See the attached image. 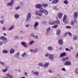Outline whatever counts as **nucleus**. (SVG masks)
<instances>
[{
    "instance_id": "nucleus-11",
    "label": "nucleus",
    "mask_w": 78,
    "mask_h": 78,
    "mask_svg": "<svg viewBox=\"0 0 78 78\" xmlns=\"http://www.w3.org/2000/svg\"><path fill=\"white\" fill-rule=\"evenodd\" d=\"M63 15V14L61 12H59L58 14V17L59 18V19H61L62 17V15Z\"/></svg>"
},
{
    "instance_id": "nucleus-48",
    "label": "nucleus",
    "mask_w": 78,
    "mask_h": 78,
    "mask_svg": "<svg viewBox=\"0 0 78 78\" xmlns=\"http://www.w3.org/2000/svg\"><path fill=\"white\" fill-rule=\"evenodd\" d=\"M62 70H63V71H64L65 72H66V69H65V68H63L62 69Z\"/></svg>"
},
{
    "instance_id": "nucleus-55",
    "label": "nucleus",
    "mask_w": 78,
    "mask_h": 78,
    "mask_svg": "<svg viewBox=\"0 0 78 78\" xmlns=\"http://www.w3.org/2000/svg\"><path fill=\"white\" fill-rule=\"evenodd\" d=\"M26 27H30V25L29 24H27L26 25Z\"/></svg>"
},
{
    "instance_id": "nucleus-5",
    "label": "nucleus",
    "mask_w": 78,
    "mask_h": 78,
    "mask_svg": "<svg viewBox=\"0 0 78 78\" xmlns=\"http://www.w3.org/2000/svg\"><path fill=\"white\" fill-rule=\"evenodd\" d=\"M6 76L4 77L3 78H14V77L13 76H11L9 74H7L5 75Z\"/></svg>"
},
{
    "instance_id": "nucleus-27",
    "label": "nucleus",
    "mask_w": 78,
    "mask_h": 78,
    "mask_svg": "<svg viewBox=\"0 0 78 78\" xmlns=\"http://www.w3.org/2000/svg\"><path fill=\"white\" fill-rule=\"evenodd\" d=\"M2 52L3 53H5V54L8 53V50H4L2 51Z\"/></svg>"
},
{
    "instance_id": "nucleus-24",
    "label": "nucleus",
    "mask_w": 78,
    "mask_h": 78,
    "mask_svg": "<svg viewBox=\"0 0 78 78\" xmlns=\"http://www.w3.org/2000/svg\"><path fill=\"white\" fill-rule=\"evenodd\" d=\"M61 34V31H60V30H57V36H59V34Z\"/></svg>"
},
{
    "instance_id": "nucleus-56",
    "label": "nucleus",
    "mask_w": 78,
    "mask_h": 78,
    "mask_svg": "<svg viewBox=\"0 0 78 78\" xmlns=\"http://www.w3.org/2000/svg\"><path fill=\"white\" fill-rule=\"evenodd\" d=\"M67 34V32L64 35V36H66V35Z\"/></svg>"
},
{
    "instance_id": "nucleus-45",
    "label": "nucleus",
    "mask_w": 78,
    "mask_h": 78,
    "mask_svg": "<svg viewBox=\"0 0 78 78\" xmlns=\"http://www.w3.org/2000/svg\"><path fill=\"white\" fill-rule=\"evenodd\" d=\"M3 44V42L1 41L0 42V45H2Z\"/></svg>"
},
{
    "instance_id": "nucleus-46",
    "label": "nucleus",
    "mask_w": 78,
    "mask_h": 78,
    "mask_svg": "<svg viewBox=\"0 0 78 78\" xmlns=\"http://www.w3.org/2000/svg\"><path fill=\"white\" fill-rule=\"evenodd\" d=\"M34 34H33V33H32L31 34H30V36H32V37H34Z\"/></svg>"
},
{
    "instance_id": "nucleus-16",
    "label": "nucleus",
    "mask_w": 78,
    "mask_h": 78,
    "mask_svg": "<svg viewBox=\"0 0 78 78\" xmlns=\"http://www.w3.org/2000/svg\"><path fill=\"white\" fill-rule=\"evenodd\" d=\"M49 58L50 59V60L51 61H53L54 59L53 58V54H51L49 55Z\"/></svg>"
},
{
    "instance_id": "nucleus-8",
    "label": "nucleus",
    "mask_w": 78,
    "mask_h": 78,
    "mask_svg": "<svg viewBox=\"0 0 78 78\" xmlns=\"http://www.w3.org/2000/svg\"><path fill=\"white\" fill-rule=\"evenodd\" d=\"M0 40H2L3 41H7V38L5 37L4 36H2L0 37Z\"/></svg>"
},
{
    "instance_id": "nucleus-15",
    "label": "nucleus",
    "mask_w": 78,
    "mask_h": 78,
    "mask_svg": "<svg viewBox=\"0 0 78 78\" xmlns=\"http://www.w3.org/2000/svg\"><path fill=\"white\" fill-rule=\"evenodd\" d=\"M58 2H59V0H54L51 3L52 4H56L58 3Z\"/></svg>"
},
{
    "instance_id": "nucleus-53",
    "label": "nucleus",
    "mask_w": 78,
    "mask_h": 78,
    "mask_svg": "<svg viewBox=\"0 0 78 78\" xmlns=\"http://www.w3.org/2000/svg\"><path fill=\"white\" fill-rule=\"evenodd\" d=\"M1 23L2 24H3V22H4V21L1 20L0 21Z\"/></svg>"
},
{
    "instance_id": "nucleus-18",
    "label": "nucleus",
    "mask_w": 78,
    "mask_h": 78,
    "mask_svg": "<svg viewBox=\"0 0 78 78\" xmlns=\"http://www.w3.org/2000/svg\"><path fill=\"white\" fill-rule=\"evenodd\" d=\"M21 44L22 45L24 46L25 48H27V46L26 45V42H22L21 43Z\"/></svg>"
},
{
    "instance_id": "nucleus-21",
    "label": "nucleus",
    "mask_w": 78,
    "mask_h": 78,
    "mask_svg": "<svg viewBox=\"0 0 78 78\" xmlns=\"http://www.w3.org/2000/svg\"><path fill=\"white\" fill-rule=\"evenodd\" d=\"M32 73L36 76H38L39 75V73L38 72H34V70L33 71Z\"/></svg>"
},
{
    "instance_id": "nucleus-29",
    "label": "nucleus",
    "mask_w": 78,
    "mask_h": 78,
    "mask_svg": "<svg viewBox=\"0 0 78 78\" xmlns=\"http://www.w3.org/2000/svg\"><path fill=\"white\" fill-rule=\"evenodd\" d=\"M66 20L67 19H63V22L65 23H69V21H67L66 22Z\"/></svg>"
},
{
    "instance_id": "nucleus-34",
    "label": "nucleus",
    "mask_w": 78,
    "mask_h": 78,
    "mask_svg": "<svg viewBox=\"0 0 78 78\" xmlns=\"http://www.w3.org/2000/svg\"><path fill=\"white\" fill-rule=\"evenodd\" d=\"M67 34L69 35L70 36H73V35L70 32H67Z\"/></svg>"
},
{
    "instance_id": "nucleus-54",
    "label": "nucleus",
    "mask_w": 78,
    "mask_h": 78,
    "mask_svg": "<svg viewBox=\"0 0 78 78\" xmlns=\"http://www.w3.org/2000/svg\"><path fill=\"white\" fill-rule=\"evenodd\" d=\"M75 73H76V75H78V71H75Z\"/></svg>"
},
{
    "instance_id": "nucleus-37",
    "label": "nucleus",
    "mask_w": 78,
    "mask_h": 78,
    "mask_svg": "<svg viewBox=\"0 0 78 78\" xmlns=\"http://www.w3.org/2000/svg\"><path fill=\"white\" fill-rule=\"evenodd\" d=\"M58 27V25H55L53 26H52V28H57V27Z\"/></svg>"
},
{
    "instance_id": "nucleus-6",
    "label": "nucleus",
    "mask_w": 78,
    "mask_h": 78,
    "mask_svg": "<svg viewBox=\"0 0 78 78\" xmlns=\"http://www.w3.org/2000/svg\"><path fill=\"white\" fill-rule=\"evenodd\" d=\"M35 14L37 16H42V14L39 11L37 10L35 11Z\"/></svg>"
},
{
    "instance_id": "nucleus-19",
    "label": "nucleus",
    "mask_w": 78,
    "mask_h": 78,
    "mask_svg": "<svg viewBox=\"0 0 78 78\" xmlns=\"http://www.w3.org/2000/svg\"><path fill=\"white\" fill-rule=\"evenodd\" d=\"M19 56H20V52H18L16 53V55H15L14 56L15 58H19Z\"/></svg>"
},
{
    "instance_id": "nucleus-14",
    "label": "nucleus",
    "mask_w": 78,
    "mask_h": 78,
    "mask_svg": "<svg viewBox=\"0 0 78 78\" xmlns=\"http://www.w3.org/2000/svg\"><path fill=\"white\" fill-rule=\"evenodd\" d=\"M49 65V63H46L44 65V68L45 69H46V68H47V67Z\"/></svg>"
},
{
    "instance_id": "nucleus-43",
    "label": "nucleus",
    "mask_w": 78,
    "mask_h": 78,
    "mask_svg": "<svg viewBox=\"0 0 78 78\" xmlns=\"http://www.w3.org/2000/svg\"><path fill=\"white\" fill-rule=\"evenodd\" d=\"M20 9V6H18L15 8V9H16V10H18V9Z\"/></svg>"
},
{
    "instance_id": "nucleus-64",
    "label": "nucleus",
    "mask_w": 78,
    "mask_h": 78,
    "mask_svg": "<svg viewBox=\"0 0 78 78\" xmlns=\"http://www.w3.org/2000/svg\"><path fill=\"white\" fill-rule=\"evenodd\" d=\"M30 51H31V52H32V51H34L33 50V49H30Z\"/></svg>"
},
{
    "instance_id": "nucleus-30",
    "label": "nucleus",
    "mask_w": 78,
    "mask_h": 78,
    "mask_svg": "<svg viewBox=\"0 0 78 78\" xmlns=\"http://www.w3.org/2000/svg\"><path fill=\"white\" fill-rule=\"evenodd\" d=\"M78 39V36H74L73 37V40H76V39Z\"/></svg>"
},
{
    "instance_id": "nucleus-31",
    "label": "nucleus",
    "mask_w": 78,
    "mask_h": 78,
    "mask_svg": "<svg viewBox=\"0 0 78 78\" xmlns=\"http://www.w3.org/2000/svg\"><path fill=\"white\" fill-rule=\"evenodd\" d=\"M38 48H36L35 50L34 51V53H36V52H37L38 51Z\"/></svg>"
},
{
    "instance_id": "nucleus-22",
    "label": "nucleus",
    "mask_w": 78,
    "mask_h": 78,
    "mask_svg": "<svg viewBox=\"0 0 78 78\" xmlns=\"http://www.w3.org/2000/svg\"><path fill=\"white\" fill-rule=\"evenodd\" d=\"M14 28V25H13L11 26L8 29L9 31L12 30Z\"/></svg>"
},
{
    "instance_id": "nucleus-26",
    "label": "nucleus",
    "mask_w": 78,
    "mask_h": 78,
    "mask_svg": "<svg viewBox=\"0 0 78 78\" xmlns=\"http://www.w3.org/2000/svg\"><path fill=\"white\" fill-rule=\"evenodd\" d=\"M19 17V15L16 14L15 15V19H18Z\"/></svg>"
},
{
    "instance_id": "nucleus-50",
    "label": "nucleus",
    "mask_w": 78,
    "mask_h": 78,
    "mask_svg": "<svg viewBox=\"0 0 78 78\" xmlns=\"http://www.w3.org/2000/svg\"><path fill=\"white\" fill-rule=\"evenodd\" d=\"M45 56H46V57H48V53H47L45 55Z\"/></svg>"
},
{
    "instance_id": "nucleus-51",
    "label": "nucleus",
    "mask_w": 78,
    "mask_h": 78,
    "mask_svg": "<svg viewBox=\"0 0 78 78\" xmlns=\"http://www.w3.org/2000/svg\"><path fill=\"white\" fill-rule=\"evenodd\" d=\"M14 39H16V40L17 39H18L19 37H14Z\"/></svg>"
},
{
    "instance_id": "nucleus-1",
    "label": "nucleus",
    "mask_w": 78,
    "mask_h": 78,
    "mask_svg": "<svg viewBox=\"0 0 78 78\" xmlns=\"http://www.w3.org/2000/svg\"><path fill=\"white\" fill-rule=\"evenodd\" d=\"M39 11L42 14V13L43 12L44 14H45V15H48V12L45 9L44 10V9H43V8H41L40 9Z\"/></svg>"
},
{
    "instance_id": "nucleus-3",
    "label": "nucleus",
    "mask_w": 78,
    "mask_h": 78,
    "mask_svg": "<svg viewBox=\"0 0 78 78\" xmlns=\"http://www.w3.org/2000/svg\"><path fill=\"white\" fill-rule=\"evenodd\" d=\"M31 13H29L27 16V18H26V22H28L29 21V19L31 18Z\"/></svg>"
},
{
    "instance_id": "nucleus-58",
    "label": "nucleus",
    "mask_w": 78,
    "mask_h": 78,
    "mask_svg": "<svg viewBox=\"0 0 78 78\" xmlns=\"http://www.w3.org/2000/svg\"><path fill=\"white\" fill-rule=\"evenodd\" d=\"M65 50H66V51H69V48H66L65 49Z\"/></svg>"
},
{
    "instance_id": "nucleus-13",
    "label": "nucleus",
    "mask_w": 78,
    "mask_h": 78,
    "mask_svg": "<svg viewBox=\"0 0 78 78\" xmlns=\"http://www.w3.org/2000/svg\"><path fill=\"white\" fill-rule=\"evenodd\" d=\"M66 55V54L65 53H62L61 54L59 58H61L62 57H64Z\"/></svg>"
},
{
    "instance_id": "nucleus-44",
    "label": "nucleus",
    "mask_w": 78,
    "mask_h": 78,
    "mask_svg": "<svg viewBox=\"0 0 78 78\" xmlns=\"http://www.w3.org/2000/svg\"><path fill=\"white\" fill-rule=\"evenodd\" d=\"M34 37L36 39H38V36L37 35H36V36L34 35Z\"/></svg>"
},
{
    "instance_id": "nucleus-9",
    "label": "nucleus",
    "mask_w": 78,
    "mask_h": 78,
    "mask_svg": "<svg viewBox=\"0 0 78 78\" xmlns=\"http://www.w3.org/2000/svg\"><path fill=\"white\" fill-rule=\"evenodd\" d=\"M78 12H75L74 13V15L73 16V17L74 18L77 19V17H78Z\"/></svg>"
},
{
    "instance_id": "nucleus-36",
    "label": "nucleus",
    "mask_w": 78,
    "mask_h": 78,
    "mask_svg": "<svg viewBox=\"0 0 78 78\" xmlns=\"http://www.w3.org/2000/svg\"><path fill=\"white\" fill-rule=\"evenodd\" d=\"M38 66H41V67H43L44 65L42 63H40L38 64Z\"/></svg>"
},
{
    "instance_id": "nucleus-25",
    "label": "nucleus",
    "mask_w": 78,
    "mask_h": 78,
    "mask_svg": "<svg viewBox=\"0 0 78 78\" xmlns=\"http://www.w3.org/2000/svg\"><path fill=\"white\" fill-rule=\"evenodd\" d=\"M27 55V53L26 52H24L23 53L21 54V56L22 57H25L26 56V55Z\"/></svg>"
},
{
    "instance_id": "nucleus-49",
    "label": "nucleus",
    "mask_w": 78,
    "mask_h": 78,
    "mask_svg": "<svg viewBox=\"0 0 78 78\" xmlns=\"http://www.w3.org/2000/svg\"><path fill=\"white\" fill-rule=\"evenodd\" d=\"M76 58L77 59H78V53L76 54Z\"/></svg>"
},
{
    "instance_id": "nucleus-60",
    "label": "nucleus",
    "mask_w": 78,
    "mask_h": 78,
    "mask_svg": "<svg viewBox=\"0 0 78 78\" xmlns=\"http://www.w3.org/2000/svg\"><path fill=\"white\" fill-rule=\"evenodd\" d=\"M47 32H49V28H48L47 29Z\"/></svg>"
},
{
    "instance_id": "nucleus-61",
    "label": "nucleus",
    "mask_w": 78,
    "mask_h": 78,
    "mask_svg": "<svg viewBox=\"0 0 78 78\" xmlns=\"http://www.w3.org/2000/svg\"><path fill=\"white\" fill-rule=\"evenodd\" d=\"M49 73H53V71H51V70H49Z\"/></svg>"
},
{
    "instance_id": "nucleus-2",
    "label": "nucleus",
    "mask_w": 78,
    "mask_h": 78,
    "mask_svg": "<svg viewBox=\"0 0 78 78\" xmlns=\"http://www.w3.org/2000/svg\"><path fill=\"white\" fill-rule=\"evenodd\" d=\"M59 23H60V22L58 20V21H54L52 22L50 21L49 22V23L50 25H58V24Z\"/></svg>"
},
{
    "instance_id": "nucleus-59",
    "label": "nucleus",
    "mask_w": 78,
    "mask_h": 78,
    "mask_svg": "<svg viewBox=\"0 0 78 78\" xmlns=\"http://www.w3.org/2000/svg\"><path fill=\"white\" fill-rule=\"evenodd\" d=\"M27 74H28L27 73V72H25L24 74L25 75H27Z\"/></svg>"
},
{
    "instance_id": "nucleus-62",
    "label": "nucleus",
    "mask_w": 78,
    "mask_h": 78,
    "mask_svg": "<svg viewBox=\"0 0 78 78\" xmlns=\"http://www.w3.org/2000/svg\"><path fill=\"white\" fill-rule=\"evenodd\" d=\"M2 66H5L6 65V64L5 63H3V64L2 65Z\"/></svg>"
},
{
    "instance_id": "nucleus-7",
    "label": "nucleus",
    "mask_w": 78,
    "mask_h": 78,
    "mask_svg": "<svg viewBox=\"0 0 78 78\" xmlns=\"http://www.w3.org/2000/svg\"><path fill=\"white\" fill-rule=\"evenodd\" d=\"M72 64L71 62L69 61H67L64 63V65L65 66H69Z\"/></svg>"
},
{
    "instance_id": "nucleus-41",
    "label": "nucleus",
    "mask_w": 78,
    "mask_h": 78,
    "mask_svg": "<svg viewBox=\"0 0 78 78\" xmlns=\"http://www.w3.org/2000/svg\"><path fill=\"white\" fill-rule=\"evenodd\" d=\"M66 58H63L62 59V62H65L66 61Z\"/></svg>"
},
{
    "instance_id": "nucleus-39",
    "label": "nucleus",
    "mask_w": 78,
    "mask_h": 78,
    "mask_svg": "<svg viewBox=\"0 0 78 78\" xmlns=\"http://www.w3.org/2000/svg\"><path fill=\"white\" fill-rule=\"evenodd\" d=\"M66 28H68V29H71L72 28V27L71 26H67L66 27Z\"/></svg>"
},
{
    "instance_id": "nucleus-20",
    "label": "nucleus",
    "mask_w": 78,
    "mask_h": 78,
    "mask_svg": "<svg viewBox=\"0 0 78 78\" xmlns=\"http://www.w3.org/2000/svg\"><path fill=\"white\" fill-rule=\"evenodd\" d=\"M14 3V2L12 1H11L10 2H9L7 4V6H11L12 4Z\"/></svg>"
},
{
    "instance_id": "nucleus-35",
    "label": "nucleus",
    "mask_w": 78,
    "mask_h": 78,
    "mask_svg": "<svg viewBox=\"0 0 78 78\" xmlns=\"http://www.w3.org/2000/svg\"><path fill=\"white\" fill-rule=\"evenodd\" d=\"M76 18H74L73 19V22H75V23H77V20H76Z\"/></svg>"
},
{
    "instance_id": "nucleus-57",
    "label": "nucleus",
    "mask_w": 78,
    "mask_h": 78,
    "mask_svg": "<svg viewBox=\"0 0 78 78\" xmlns=\"http://www.w3.org/2000/svg\"><path fill=\"white\" fill-rule=\"evenodd\" d=\"M56 8H57V7L56 6H54L53 7V9H56Z\"/></svg>"
},
{
    "instance_id": "nucleus-32",
    "label": "nucleus",
    "mask_w": 78,
    "mask_h": 78,
    "mask_svg": "<svg viewBox=\"0 0 78 78\" xmlns=\"http://www.w3.org/2000/svg\"><path fill=\"white\" fill-rule=\"evenodd\" d=\"M8 70V69L7 68H5L3 69L2 70V71L3 72H6Z\"/></svg>"
},
{
    "instance_id": "nucleus-28",
    "label": "nucleus",
    "mask_w": 78,
    "mask_h": 78,
    "mask_svg": "<svg viewBox=\"0 0 78 78\" xmlns=\"http://www.w3.org/2000/svg\"><path fill=\"white\" fill-rule=\"evenodd\" d=\"M34 41H30V43H29V44L30 45H32V44H33L34 43Z\"/></svg>"
},
{
    "instance_id": "nucleus-47",
    "label": "nucleus",
    "mask_w": 78,
    "mask_h": 78,
    "mask_svg": "<svg viewBox=\"0 0 78 78\" xmlns=\"http://www.w3.org/2000/svg\"><path fill=\"white\" fill-rule=\"evenodd\" d=\"M53 49V48L51 47L50 46L49 47V50H51Z\"/></svg>"
},
{
    "instance_id": "nucleus-23",
    "label": "nucleus",
    "mask_w": 78,
    "mask_h": 78,
    "mask_svg": "<svg viewBox=\"0 0 78 78\" xmlns=\"http://www.w3.org/2000/svg\"><path fill=\"white\" fill-rule=\"evenodd\" d=\"M42 5L43 7H44V8H46V7H47L48 5L47 4H44V3H42Z\"/></svg>"
},
{
    "instance_id": "nucleus-17",
    "label": "nucleus",
    "mask_w": 78,
    "mask_h": 78,
    "mask_svg": "<svg viewBox=\"0 0 78 78\" xmlns=\"http://www.w3.org/2000/svg\"><path fill=\"white\" fill-rule=\"evenodd\" d=\"M14 51H15L14 49L13 48H12L10 51V54H13V53H14Z\"/></svg>"
},
{
    "instance_id": "nucleus-10",
    "label": "nucleus",
    "mask_w": 78,
    "mask_h": 78,
    "mask_svg": "<svg viewBox=\"0 0 78 78\" xmlns=\"http://www.w3.org/2000/svg\"><path fill=\"white\" fill-rule=\"evenodd\" d=\"M41 7L42 5L41 4H38L36 5V8L37 9H40V8H41Z\"/></svg>"
},
{
    "instance_id": "nucleus-52",
    "label": "nucleus",
    "mask_w": 78,
    "mask_h": 78,
    "mask_svg": "<svg viewBox=\"0 0 78 78\" xmlns=\"http://www.w3.org/2000/svg\"><path fill=\"white\" fill-rule=\"evenodd\" d=\"M46 23H47V22L45 21H43L42 22V24H45Z\"/></svg>"
},
{
    "instance_id": "nucleus-12",
    "label": "nucleus",
    "mask_w": 78,
    "mask_h": 78,
    "mask_svg": "<svg viewBox=\"0 0 78 78\" xmlns=\"http://www.w3.org/2000/svg\"><path fill=\"white\" fill-rule=\"evenodd\" d=\"M58 43L60 45H62L63 44V41H62V39H60L58 40Z\"/></svg>"
},
{
    "instance_id": "nucleus-42",
    "label": "nucleus",
    "mask_w": 78,
    "mask_h": 78,
    "mask_svg": "<svg viewBox=\"0 0 78 78\" xmlns=\"http://www.w3.org/2000/svg\"><path fill=\"white\" fill-rule=\"evenodd\" d=\"M63 19H67V16H66V15H64Z\"/></svg>"
},
{
    "instance_id": "nucleus-38",
    "label": "nucleus",
    "mask_w": 78,
    "mask_h": 78,
    "mask_svg": "<svg viewBox=\"0 0 78 78\" xmlns=\"http://www.w3.org/2000/svg\"><path fill=\"white\" fill-rule=\"evenodd\" d=\"M20 5H21L22 6L25 7V5H24L25 4H24V3H23V2H21Z\"/></svg>"
},
{
    "instance_id": "nucleus-33",
    "label": "nucleus",
    "mask_w": 78,
    "mask_h": 78,
    "mask_svg": "<svg viewBox=\"0 0 78 78\" xmlns=\"http://www.w3.org/2000/svg\"><path fill=\"white\" fill-rule=\"evenodd\" d=\"M70 24L71 25H75V23L73 20H72L70 23Z\"/></svg>"
},
{
    "instance_id": "nucleus-63",
    "label": "nucleus",
    "mask_w": 78,
    "mask_h": 78,
    "mask_svg": "<svg viewBox=\"0 0 78 78\" xmlns=\"http://www.w3.org/2000/svg\"><path fill=\"white\" fill-rule=\"evenodd\" d=\"M65 59L66 60H67V59H69V57H66V58H65Z\"/></svg>"
},
{
    "instance_id": "nucleus-40",
    "label": "nucleus",
    "mask_w": 78,
    "mask_h": 78,
    "mask_svg": "<svg viewBox=\"0 0 78 78\" xmlns=\"http://www.w3.org/2000/svg\"><path fill=\"white\" fill-rule=\"evenodd\" d=\"M64 3H65V4H66V5H67V4H68L69 3V2H68V1H67V0H66L64 2Z\"/></svg>"
},
{
    "instance_id": "nucleus-4",
    "label": "nucleus",
    "mask_w": 78,
    "mask_h": 78,
    "mask_svg": "<svg viewBox=\"0 0 78 78\" xmlns=\"http://www.w3.org/2000/svg\"><path fill=\"white\" fill-rule=\"evenodd\" d=\"M39 25V23L37 21H36L35 22V24L34 25V30H37V27Z\"/></svg>"
}]
</instances>
